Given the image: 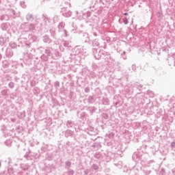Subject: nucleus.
Here are the masks:
<instances>
[{"mask_svg":"<svg viewBox=\"0 0 175 175\" xmlns=\"http://www.w3.org/2000/svg\"><path fill=\"white\" fill-rule=\"evenodd\" d=\"M42 38H43L42 40L44 43H47L48 44H50V43H51V39L49 36L44 35Z\"/></svg>","mask_w":175,"mask_h":175,"instance_id":"20e7f679","label":"nucleus"},{"mask_svg":"<svg viewBox=\"0 0 175 175\" xmlns=\"http://www.w3.org/2000/svg\"><path fill=\"white\" fill-rule=\"evenodd\" d=\"M123 14H124V16H128V13H126V12L124 13Z\"/></svg>","mask_w":175,"mask_h":175,"instance_id":"a878e982","label":"nucleus"},{"mask_svg":"<svg viewBox=\"0 0 175 175\" xmlns=\"http://www.w3.org/2000/svg\"><path fill=\"white\" fill-rule=\"evenodd\" d=\"M26 19L27 21H33V15L27 14L26 16Z\"/></svg>","mask_w":175,"mask_h":175,"instance_id":"39448f33","label":"nucleus"},{"mask_svg":"<svg viewBox=\"0 0 175 175\" xmlns=\"http://www.w3.org/2000/svg\"><path fill=\"white\" fill-rule=\"evenodd\" d=\"M45 54H46V55H48L49 57L51 55V50L50 49V48L45 49Z\"/></svg>","mask_w":175,"mask_h":175,"instance_id":"9d476101","label":"nucleus"},{"mask_svg":"<svg viewBox=\"0 0 175 175\" xmlns=\"http://www.w3.org/2000/svg\"><path fill=\"white\" fill-rule=\"evenodd\" d=\"M27 28H28L29 31H35L36 27H35V25L33 23H31V24H30L29 25L27 26Z\"/></svg>","mask_w":175,"mask_h":175,"instance_id":"423d86ee","label":"nucleus"},{"mask_svg":"<svg viewBox=\"0 0 175 175\" xmlns=\"http://www.w3.org/2000/svg\"><path fill=\"white\" fill-rule=\"evenodd\" d=\"M92 44L94 47H99V41L95 39L93 40Z\"/></svg>","mask_w":175,"mask_h":175,"instance_id":"6e6552de","label":"nucleus"},{"mask_svg":"<svg viewBox=\"0 0 175 175\" xmlns=\"http://www.w3.org/2000/svg\"><path fill=\"white\" fill-rule=\"evenodd\" d=\"M10 46L11 49H16L17 47V44L14 42L10 43Z\"/></svg>","mask_w":175,"mask_h":175,"instance_id":"ddd939ff","label":"nucleus"},{"mask_svg":"<svg viewBox=\"0 0 175 175\" xmlns=\"http://www.w3.org/2000/svg\"><path fill=\"white\" fill-rule=\"evenodd\" d=\"M89 98H90V99H92V96H90Z\"/></svg>","mask_w":175,"mask_h":175,"instance_id":"c756f323","label":"nucleus"},{"mask_svg":"<svg viewBox=\"0 0 175 175\" xmlns=\"http://www.w3.org/2000/svg\"><path fill=\"white\" fill-rule=\"evenodd\" d=\"M62 44L64 47H70V42L69 41H62Z\"/></svg>","mask_w":175,"mask_h":175,"instance_id":"0eeeda50","label":"nucleus"},{"mask_svg":"<svg viewBox=\"0 0 175 175\" xmlns=\"http://www.w3.org/2000/svg\"><path fill=\"white\" fill-rule=\"evenodd\" d=\"M8 91H9V90H3L1 91V94L3 96H6V95H8Z\"/></svg>","mask_w":175,"mask_h":175,"instance_id":"f8f14e48","label":"nucleus"},{"mask_svg":"<svg viewBox=\"0 0 175 175\" xmlns=\"http://www.w3.org/2000/svg\"><path fill=\"white\" fill-rule=\"evenodd\" d=\"M64 33H65V35H66V30L64 29Z\"/></svg>","mask_w":175,"mask_h":175,"instance_id":"bb28decb","label":"nucleus"},{"mask_svg":"<svg viewBox=\"0 0 175 175\" xmlns=\"http://www.w3.org/2000/svg\"><path fill=\"white\" fill-rule=\"evenodd\" d=\"M4 42H3V38H0V44L1 45V46H3V44H4Z\"/></svg>","mask_w":175,"mask_h":175,"instance_id":"aec40b11","label":"nucleus"},{"mask_svg":"<svg viewBox=\"0 0 175 175\" xmlns=\"http://www.w3.org/2000/svg\"><path fill=\"white\" fill-rule=\"evenodd\" d=\"M65 27V23L61 22L59 25H58V28L59 29H64V27Z\"/></svg>","mask_w":175,"mask_h":175,"instance_id":"9b49d317","label":"nucleus"},{"mask_svg":"<svg viewBox=\"0 0 175 175\" xmlns=\"http://www.w3.org/2000/svg\"><path fill=\"white\" fill-rule=\"evenodd\" d=\"M55 87H59V82L58 81L55 82Z\"/></svg>","mask_w":175,"mask_h":175,"instance_id":"4be33fe9","label":"nucleus"},{"mask_svg":"<svg viewBox=\"0 0 175 175\" xmlns=\"http://www.w3.org/2000/svg\"><path fill=\"white\" fill-rule=\"evenodd\" d=\"M55 54L56 57H61V54L58 51L55 52Z\"/></svg>","mask_w":175,"mask_h":175,"instance_id":"412c9836","label":"nucleus"},{"mask_svg":"<svg viewBox=\"0 0 175 175\" xmlns=\"http://www.w3.org/2000/svg\"><path fill=\"white\" fill-rule=\"evenodd\" d=\"M121 55L124 59H126V56L125 55V51L122 52Z\"/></svg>","mask_w":175,"mask_h":175,"instance_id":"a211bd4d","label":"nucleus"},{"mask_svg":"<svg viewBox=\"0 0 175 175\" xmlns=\"http://www.w3.org/2000/svg\"><path fill=\"white\" fill-rule=\"evenodd\" d=\"M8 87H10V88H14V83L10 82V83L8 84Z\"/></svg>","mask_w":175,"mask_h":175,"instance_id":"dca6fc26","label":"nucleus"},{"mask_svg":"<svg viewBox=\"0 0 175 175\" xmlns=\"http://www.w3.org/2000/svg\"><path fill=\"white\" fill-rule=\"evenodd\" d=\"M42 18L44 21V23H46V24H53V21H51V19H50V18H49V16H47V15L43 14L42 15Z\"/></svg>","mask_w":175,"mask_h":175,"instance_id":"7ed1b4c3","label":"nucleus"},{"mask_svg":"<svg viewBox=\"0 0 175 175\" xmlns=\"http://www.w3.org/2000/svg\"><path fill=\"white\" fill-rule=\"evenodd\" d=\"M174 66H175V60H174Z\"/></svg>","mask_w":175,"mask_h":175,"instance_id":"473e14b6","label":"nucleus"},{"mask_svg":"<svg viewBox=\"0 0 175 175\" xmlns=\"http://www.w3.org/2000/svg\"><path fill=\"white\" fill-rule=\"evenodd\" d=\"M21 6L23 9H25V8H27V5H25V2H24V1H21Z\"/></svg>","mask_w":175,"mask_h":175,"instance_id":"2eb2a0df","label":"nucleus"},{"mask_svg":"<svg viewBox=\"0 0 175 175\" xmlns=\"http://www.w3.org/2000/svg\"><path fill=\"white\" fill-rule=\"evenodd\" d=\"M107 103H109V100H106Z\"/></svg>","mask_w":175,"mask_h":175,"instance_id":"7c9ffc66","label":"nucleus"},{"mask_svg":"<svg viewBox=\"0 0 175 175\" xmlns=\"http://www.w3.org/2000/svg\"><path fill=\"white\" fill-rule=\"evenodd\" d=\"M75 54L76 55H80V54H82V55H88V53L87 52V49L84 48H75Z\"/></svg>","mask_w":175,"mask_h":175,"instance_id":"f257e3e1","label":"nucleus"},{"mask_svg":"<svg viewBox=\"0 0 175 175\" xmlns=\"http://www.w3.org/2000/svg\"><path fill=\"white\" fill-rule=\"evenodd\" d=\"M148 94L151 96V98L154 97V93L151 90H148Z\"/></svg>","mask_w":175,"mask_h":175,"instance_id":"f3484780","label":"nucleus"},{"mask_svg":"<svg viewBox=\"0 0 175 175\" xmlns=\"http://www.w3.org/2000/svg\"><path fill=\"white\" fill-rule=\"evenodd\" d=\"M0 59H2V55L0 53Z\"/></svg>","mask_w":175,"mask_h":175,"instance_id":"cd10ccee","label":"nucleus"},{"mask_svg":"<svg viewBox=\"0 0 175 175\" xmlns=\"http://www.w3.org/2000/svg\"><path fill=\"white\" fill-rule=\"evenodd\" d=\"M57 21H58V16H55L53 18L52 24H55V23H57Z\"/></svg>","mask_w":175,"mask_h":175,"instance_id":"4468645a","label":"nucleus"},{"mask_svg":"<svg viewBox=\"0 0 175 175\" xmlns=\"http://www.w3.org/2000/svg\"><path fill=\"white\" fill-rule=\"evenodd\" d=\"M123 23H124V24H125L126 25V24H128V18H124V19H123Z\"/></svg>","mask_w":175,"mask_h":175,"instance_id":"6ab92c4d","label":"nucleus"},{"mask_svg":"<svg viewBox=\"0 0 175 175\" xmlns=\"http://www.w3.org/2000/svg\"><path fill=\"white\" fill-rule=\"evenodd\" d=\"M132 68H133V70H136V66L135 65H133Z\"/></svg>","mask_w":175,"mask_h":175,"instance_id":"b1692460","label":"nucleus"},{"mask_svg":"<svg viewBox=\"0 0 175 175\" xmlns=\"http://www.w3.org/2000/svg\"><path fill=\"white\" fill-rule=\"evenodd\" d=\"M62 14L64 17H70L72 16V12L68 11L67 12H63Z\"/></svg>","mask_w":175,"mask_h":175,"instance_id":"1a4fd4ad","label":"nucleus"},{"mask_svg":"<svg viewBox=\"0 0 175 175\" xmlns=\"http://www.w3.org/2000/svg\"><path fill=\"white\" fill-rule=\"evenodd\" d=\"M172 58H173L175 61V53H174L172 55Z\"/></svg>","mask_w":175,"mask_h":175,"instance_id":"393cba45","label":"nucleus"},{"mask_svg":"<svg viewBox=\"0 0 175 175\" xmlns=\"http://www.w3.org/2000/svg\"><path fill=\"white\" fill-rule=\"evenodd\" d=\"M85 92H87V93L90 92V88H85Z\"/></svg>","mask_w":175,"mask_h":175,"instance_id":"5701e85b","label":"nucleus"},{"mask_svg":"<svg viewBox=\"0 0 175 175\" xmlns=\"http://www.w3.org/2000/svg\"><path fill=\"white\" fill-rule=\"evenodd\" d=\"M85 36H87V37H88V34H87V33H85Z\"/></svg>","mask_w":175,"mask_h":175,"instance_id":"c85d7f7f","label":"nucleus"},{"mask_svg":"<svg viewBox=\"0 0 175 175\" xmlns=\"http://www.w3.org/2000/svg\"><path fill=\"white\" fill-rule=\"evenodd\" d=\"M174 105H175V96H172L170 100V103L167 105L166 109L172 110L174 109Z\"/></svg>","mask_w":175,"mask_h":175,"instance_id":"f03ea898","label":"nucleus"},{"mask_svg":"<svg viewBox=\"0 0 175 175\" xmlns=\"http://www.w3.org/2000/svg\"><path fill=\"white\" fill-rule=\"evenodd\" d=\"M39 49H43V47H42V46H40Z\"/></svg>","mask_w":175,"mask_h":175,"instance_id":"2f4dec72","label":"nucleus"}]
</instances>
